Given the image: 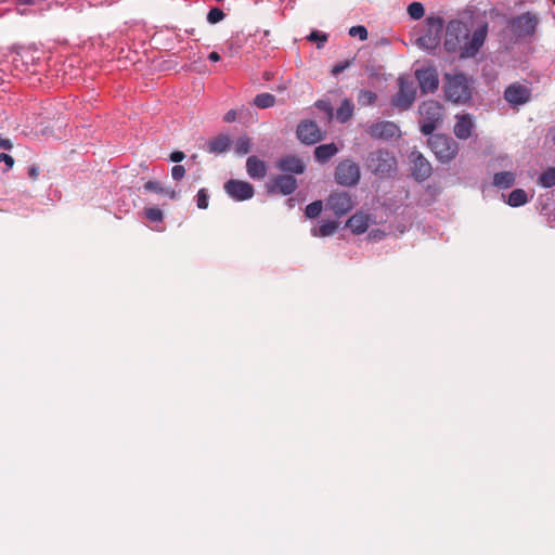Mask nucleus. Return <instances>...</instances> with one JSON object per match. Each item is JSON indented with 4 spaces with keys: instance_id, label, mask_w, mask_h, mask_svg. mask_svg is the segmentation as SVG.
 <instances>
[{
    "instance_id": "obj_1",
    "label": "nucleus",
    "mask_w": 555,
    "mask_h": 555,
    "mask_svg": "<svg viewBox=\"0 0 555 555\" xmlns=\"http://www.w3.org/2000/svg\"><path fill=\"white\" fill-rule=\"evenodd\" d=\"M395 154L386 149L371 152L365 160L366 169L380 178L390 177L397 170Z\"/></svg>"
},
{
    "instance_id": "obj_2",
    "label": "nucleus",
    "mask_w": 555,
    "mask_h": 555,
    "mask_svg": "<svg viewBox=\"0 0 555 555\" xmlns=\"http://www.w3.org/2000/svg\"><path fill=\"white\" fill-rule=\"evenodd\" d=\"M421 132L430 135L443 118V106L434 100L423 102L418 108Z\"/></svg>"
},
{
    "instance_id": "obj_3",
    "label": "nucleus",
    "mask_w": 555,
    "mask_h": 555,
    "mask_svg": "<svg viewBox=\"0 0 555 555\" xmlns=\"http://www.w3.org/2000/svg\"><path fill=\"white\" fill-rule=\"evenodd\" d=\"M446 96L454 103H465L472 96L470 83L463 73L446 76Z\"/></svg>"
},
{
    "instance_id": "obj_4",
    "label": "nucleus",
    "mask_w": 555,
    "mask_h": 555,
    "mask_svg": "<svg viewBox=\"0 0 555 555\" xmlns=\"http://www.w3.org/2000/svg\"><path fill=\"white\" fill-rule=\"evenodd\" d=\"M443 30V20L440 16H429L426 18L425 33L416 39L420 48L433 51L439 44Z\"/></svg>"
},
{
    "instance_id": "obj_5",
    "label": "nucleus",
    "mask_w": 555,
    "mask_h": 555,
    "mask_svg": "<svg viewBox=\"0 0 555 555\" xmlns=\"http://www.w3.org/2000/svg\"><path fill=\"white\" fill-rule=\"evenodd\" d=\"M428 144L442 163L451 162L459 152L457 143L450 137L444 134H435L428 140Z\"/></svg>"
},
{
    "instance_id": "obj_6",
    "label": "nucleus",
    "mask_w": 555,
    "mask_h": 555,
    "mask_svg": "<svg viewBox=\"0 0 555 555\" xmlns=\"http://www.w3.org/2000/svg\"><path fill=\"white\" fill-rule=\"evenodd\" d=\"M468 38L466 24L459 20H452L447 25L444 48L448 52L461 51L464 39Z\"/></svg>"
},
{
    "instance_id": "obj_7",
    "label": "nucleus",
    "mask_w": 555,
    "mask_h": 555,
    "mask_svg": "<svg viewBox=\"0 0 555 555\" xmlns=\"http://www.w3.org/2000/svg\"><path fill=\"white\" fill-rule=\"evenodd\" d=\"M361 179V170L359 165L351 160L345 159L338 164L335 170V181L343 186H356Z\"/></svg>"
},
{
    "instance_id": "obj_8",
    "label": "nucleus",
    "mask_w": 555,
    "mask_h": 555,
    "mask_svg": "<svg viewBox=\"0 0 555 555\" xmlns=\"http://www.w3.org/2000/svg\"><path fill=\"white\" fill-rule=\"evenodd\" d=\"M539 18L531 12H525L509 21L512 33L517 38L531 37L535 33Z\"/></svg>"
},
{
    "instance_id": "obj_9",
    "label": "nucleus",
    "mask_w": 555,
    "mask_h": 555,
    "mask_svg": "<svg viewBox=\"0 0 555 555\" xmlns=\"http://www.w3.org/2000/svg\"><path fill=\"white\" fill-rule=\"evenodd\" d=\"M356 203L352 195L345 191L333 192L326 202L327 209L332 210L338 218L350 212Z\"/></svg>"
},
{
    "instance_id": "obj_10",
    "label": "nucleus",
    "mask_w": 555,
    "mask_h": 555,
    "mask_svg": "<svg viewBox=\"0 0 555 555\" xmlns=\"http://www.w3.org/2000/svg\"><path fill=\"white\" fill-rule=\"evenodd\" d=\"M399 91L392 98V104L400 109H408L415 100L416 89L414 82L403 76L398 78Z\"/></svg>"
},
{
    "instance_id": "obj_11",
    "label": "nucleus",
    "mask_w": 555,
    "mask_h": 555,
    "mask_svg": "<svg viewBox=\"0 0 555 555\" xmlns=\"http://www.w3.org/2000/svg\"><path fill=\"white\" fill-rule=\"evenodd\" d=\"M224 193L235 202H244L254 196V186L242 180L230 179L223 184Z\"/></svg>"
},
{
    "instance_id": "obj_12",
    "label": "nucleus",
    "mask_w": 555,
    "mask_h": 555,
    "mask_svg": "<svg viewBox=\"0 0 555 555\" xmlns=\"http://www.w3.org/2000/svg\"><path fill=\"white\" fill-rule=\"evenodd\" d=\"M488 33V25L483 24L474 30L473 35L464 39L463 46L460 51L461 57L475 56L480 48L483 46Z\"/></svg>"
},
{
    "instance_id": "obj_13",
    "label": "nucleus",
    "mask_w": 555,
    "mask_h": 555,
    "mask_svg": "<svg viewBox=\"0 0 555 555\" xmlns=\"http://www.w3.org/2000/svg\"><path fill=\"white\" fill-rule=\"evenodd\" d=\"M324 138L318 124L313 120H305L297 125V139L305 144L312 145Z\"/></svg>"
},
{
    "instance_id": "obj_14",
    "label": "nucleus",
    "mask_w": 555,
    "mask_h": 555,
    "mask_svg": "<svg viewBox=\"0 0 555 555\" xmlns=\"http://www.w3.org/2000/svg\"><path fill=\"white\" fill-rule=\"evenodd\" d=\"M415 77L423 93L435 92L439 86V75L436 67H423L415 70Z\"/></svg>"
},
{
    "instance_id": "obj_15",
    "label": "nucleus",
    "mask_w": 555,
    "mask_h": 555,
    "mask_svg": "<svg viewBox=\"0 0 555 555\" xmlns=\"http://www.w3.org/2000/svg\"><path fill=\"white\" fill-rule=\"evenodd\" d=\"M298 188L296 178L291 175H280L267 184L269 193L282 194L284 196L291 195Z\"/></svg>"
},
{
    "instance_id": "obj_16",
    "label": "nucleus",
    "mask_w": 555,
    "mask_h": 555,
    "mask_svg": "<svg viewBox=\"0 0 555 555\" xmlns=\"http://www.w3.org/2000/svg\"><path fill=\"white\" fill-rule=\"evenodd\" d=\"M410 162L412 164V175L417 181H425L431 176V165L421 152L412 151Z\"/></svg>"
},
{
    "instance_id": "obj_17",
    "label": "nucleus",
    "mask_w": 555,
    "mask_h": 555,
    "mask_svg": "<svg viewBox=\"0 0 555 555\" xmlns=\"http://www.w3.org/2000/svg\"><path fill=\"white\" fill-rule=\"evenodd\" d=\"M367 133L374 139L388 140L400 135L399 126L389 120L372 124L367 128Z\"/></svg>"
},
{
    "instance_id": "obj_18",
    "label": "nucleus",
    "mask_w": 555,
    "mask_h": 555,
    "mask_svg": "<svg viewBox=\"0 0 555 555\" xmlns=\"http://www.w3.org/2000/svg\"><path fill=\"white\" fill-rule=\"evenodd\" d=\"M530 95V89L519 82L511 83L504 91V99L512 106H518L527 103Z\"/></svg>"
},
{
    "instance_id": "obj_19",
    "label": "nucleus",
    "mask_w": 555,
    "mask_h": 555,
    "mask_svg": "<svg viewBox=\"0 0 555 555\" xmlns=\"http://www.w3.org/2000/svg\"><path fill=\"white\" fill-rule=\"evenodd\" d=\"M275 167L282 172L302 175L307 169L306 163L298 156L286 155L275 163Z\"/></svg>"
},
{
    "instance_id": "obj_20",
    "label": "nucleus",
    "mask_w": 555,
    "mask_h": 555,
    "mask_svg": "<svg viewBox=\"0 0 555 555\" xmlns=\"http://www.w3.org/2000/svg\"><path fill=\"white\" fill-rule=\"evenodd\" d=\"M245 167L248 177L254 180H260L268 173V165L256 156H249Z\"/></svg>"
},
{
    "instance_id": "obj_21",
    "label": "nucleus",
    "mask_w": 555,
    "mask_h": 555,
    "mask_svg": "<svg viewBox=\"0 0 555 555\" xmlns=\"http://www.w3.org/2000/svg\"><path fill=\"white\" fill-rule=\"evenodd\" d=\"M474 128L473 119L469 115H461L456 117L454 126V134L461 140H466L470 137Z\"/></svg>"
},
{
    "instance_id": "obj_22",
    "label": "nucleus",
    "mask_w": 555,
    "mask_h": 555,
    "mask_svg": "<svg viewBox=\"0 0 555 555\" xmlns=\"http://www.w3.org/2000/svg\"><path fill=\"white\" fill-rule=\"evenodd\" d=\"M371 218L369 215L356 214L347 221V228L356 234H363L370 228Z\"/></svg>"
},
{
    "instance_id": "obj_23",
    "label": "nucleus",
    "mask_w": 555,
    "mask_h": 555,
    "mask_svg": "<svg viewBox=\"0 0 555 555\" xmlns=\"http://www.w3.org/2000/svg\"><path fill=\"white\" fill-rule=\"evenodd\" d=\"M231 143L229 135L220 134L207 142V151L212 154H221L230 149Z\"/></svg>"
},
{
    "instance_id": "obj_24",
    "label": "nucleus",
    "mask_w": 555,
    "mask_h": 555,
    "mask_svg": "<svg viewBox=\"0 0 555 555\" xmlns=\"http://www.w3.org/2000/svg\"><path fill=\"white\" fill-rule=\"evenodd\" d=\"M338 152L339 149L335 143H327L317 146L314 150V156L319 163L325 164L330 162Z\"/></svg>"
},
{
    "instance_id": "obj_25",
    "label": "nucleus",
    "mask_w": 555,
    "mask_h": 555,
    "mask_svg": "<svg viewBox=\"0 0 555 555\" xmlns=\"http://www.w3.org/2000/svg\"><path fill=\"white\" fill-rule=\"evenodd\" d=\"M143 188L147 192L165 195L172 201L178 198V193L175 190L164 188L163 184L158 181L150 180L143 185Z\"/></svg>"
},
{
    "instance_id": "obj_26",
    "label": "nucleus",
    "mask_w": 555,
    "mask_h": 555,
    "mask_svg": "<svg viewBox=\"0 0 555 555\" xmlns=\"http://www.w3.org/2000/svg\"><path fill=\"white\" fill-rule=\"evenodd\" d=\"M515 183V175L509 171L498 172L493 177V185L499 189H508Z\"/></svg>"
},
{
    "instance_id": "obj_27",
    "label": "nucleus",
    "mask_w": 555,
    "mask_h": 555,
    "mask_svg": "<svg viewBox=\"0 0 555 555\" xmlns=\"http://www.w3.org/2000/svg\"><path fill=\"white\" fill-rule=\"evenodd\" d=\"M354 105L350 99H345L337 109V119L340 122H347L353 115Z\"/></svg>"
},
{
    "instance_id": "obj_28",
    "label": "nucleus",
    "mask_w": 555,
    "mask_h": 555,
    "mask_svg": "<svg viewBox=\"0 0 555 555\" xmlns=\"http://www.w3.org/2000/svg\"><path fill=\"white\" fill-rule=\"evenodd\" d=\"M275 103L276 98L269 92L259 93L254 98V105L258 108H269L274 106Z\"/></svg>"
},
{
    "instance_id": "obj_29",
    "label": "nucleus",
    "mask_w": 555,
    "mask_h": 555,
    "mask_svg": "<svg viewBox=\"0 0 555 555\" xmlns=\"http://www.w3.org/2000/svg\"><path fill=\"white\" fill-rule=\"evenodd\" d=\"M527 194L521 189H516L508 195L507 204L512 207H520L527 203Z\"/></svg>"
},
{
    "instance_id": "obj_30",
    "label": "nucleus",
    "mask_w": 555,
    "mask_h": 555,
    "mask_svg": "<svg viewBox=\"0 0 555 555\" xmlns=\"http://www.w3.org/2000/svg\"><path fill=\"white\" fill-rule=\"evenodd\" d=\"M251 149V140L246 137L242 135L237 138L234 144V152L236 155L242 156L247 154Z\"/></svg>"
},
{
    "instance_id": "obj_31",
    "label": "nucleus",
    "mask_w": 555,
    "mask_h": 555,
    "mask_svg": "<svg viewBox=\"0 0 555 555\" xmlns=\"http://www.w3.org/2000/svg\"><path fill=\"white\" fill-rule=\"evenodd\" d=\"M377 100V94L371 90H361L358 94V103L361 106L373 105Z\"/></svg>"
},
{
    "instance_id": "obj_32",
    "label": "nucleus",
    "mask_w": 555,
    "mask_h": 555,
    "mask_svg": "<svg viewBox=\"0 0 555 555\" xmlns=\"http://www.w3.org/2000/svg\"><path fill=\"white\" fill-rule=\"evenodd\" d=\"M538 183L543 188L555 185V168H548L540 175Z\"/></svg>"
},
{
    "instance_id": "obj_33",
    "label": "nucleus",
    "mask_w": 555,
    "mask_h": 555,
    "mask_svg": "<svg viewBox=\"0 0 555 555\" xmlns=\"http://www.w3.org/2000/svg\"><path fill=\"white\" fill-rule=\"evenodd\" d=\"M144 217L153 223H159L164 220L163 211L157 207H149L144 209Z\"/></svg>"
},
{
    "instance_id": "obj_34",
    "label": "nucleus",
    "mask_w": 555,
    "mask_h": 555,
    "mask_svg": "<svg viewBox=\"0 0 555 555\" xmlns=\"http://www.w3.org/2000/svg\"><path fill=\"white\" fill-rule=\"evenodd\" d=\"M338 230V223L336 221L322 222L319 228V235L326 237L335 234Z\"/></svg>"
},
{
    "instance_id": "obj_35",
    "label": "nucleus",
    "mask_w": 555,
    "mask_h": 555,
    "mask_svg": "<svg viewBox=\"0 0 555 555\" xmlns=\"http://www.w3.org/2000/svg\"><path fill=\"white\" fill-rule=\"evenodd\" d=\"M322 210H323V202L315 201L306 207V216L309 219H315L321 215Z\"/></svg>"
},
{
    "instance_id": "obj_36",
    "label": "nucleus",
    "mask_w": 555,
    "mask_h": 555,
    "mask_svg": "<svg viewBox=\"0 0 555 555\" xmlns=\"http://www.w3.org/2000/svg\"><path fill=\"white\" fill-rule=\"evenodd\" d=\"M408 12L412 18L420 20L421 17H423L425 9L421 2L414 1L409 4Z\"/></svg>"
},
{
    "instance_id": "obj_37",
    "label": "nucleus",
    "mask_w": 555,
    "mask_h": 555,
    "mask_svg": "<svg viewBox=\"0 0 555 555\" xmlns=\"http://www.w3.org/2000/svg\"><path fill=\"white\" fill-rule=\"evenodd\" d=\"M308 39L312 42H317L318 48L321 49L324 47L325 42L328 40V35L325 33H322L320 30H313L308 36Z\"/></svg>"
},
{
    "instance_id": "obj_38",
    "label": "nucleus",
    "mask_w": 555,
    "mask_h": 555,
    "mask_svg": "<svg viewBox=\"0 0 555 555\" xmlns=\"http://www.w3.org/2000/svg\"><path fill=\"white\" fill-rule=\"evenodd\" d=\"M349 35L351 37H358L360 40H366L369 37L367 28L363 25H354L350 27Z\"/></svg>"
},
{
    "instance_id": "obj_39",
    "label": "nucleus",
    "mask_w": 555,
    "mask_h": 555,
    "mask_svg": "<svg viewBox=\"0 0 555 555\" xmlns=\"http://www.w3.org/2000/svg\"><path fill=\"white\" fill-rule=\"evenodd\" d=\"M208 199L209 195L206 189L198 190L196 194V206L198 209H207L208 208Z\"/></svg>"
},
{
    "instance_id": "obj_40",
    "label": "nucleus",
    "mask_w": 555,
    "mask_h": 555,
    "mask_svg": "<svg viewBox=\"0 0 555 555\" xmlns=\"http://www.w3.org/2000/svg\"><path fill=\"white\" fill-rule=\"evenodd\" d=\"M225 16L224 12L219 8H211L207 13V21L210 24L218 23Z\"/></svg>"
},
{
    "instance_id": "obj_41",
    "label": "nucleus",
    "mask_w": 555,
    "mask_h": 555,
    "mask_svg": "<svg viewBox=\"0 0 555 555\" xmlns=\"http://www.w3.org/2000/svg\"><path fill=\"white\" fill-rule=\"evenodd\" d=\"M353 61H354V57L335 64L332 68V74L334 76L341 74L345 69H347L348 67H350L352 65Z\"/></svg>"
},
{
    "instance_id": "obj_42",
    "label": "nucleus",
    "mask_w": 555,
    "mask_h": 555,
    "mask_svg": "<svg viewBox=\"0 0 555 555\" xmlns=\"http://www.w3.org/2000/svg\"><path fill=\"white\" fill-rule=\"evenodd\" d=\"M185 176V169L181 165H176L171 168V177L175 181H180Z\"/></svg>"
},
{
    "instance_id": "obj_43",
    "label": "nucleus",
    "mask_w": 555,
    "mask_h": 555,
    "mask_svg": "<svg viewBox=\"0 0 555 555\" xmlns=\"http://www.w3.org/2000/svg\"><path fill=\"white\" fill-rule=\"evenodd\" d=\"M2 162L7 164L9 169H11L14 166V163H15L14 158L11 155L7 154V153H1L0 154V163H2Z\"/></svg>"
},
{
    "instance_id": "obj_44",
    "label": "nucleus",
    "mask_w": 555,
    "mask_h": 555,
    "mask_svg": "<svg viewBox=\"0 0 555 555\" xmlns=\"http://www.w3.org/2000/svg\"><path fill=\"white\" fill-rule=\"evenodd\" d=\"M185 155L181 151H175L170 154V160L173 163H180L184 159Z\"/></svg>"
},
{
    "instance_id": "obj_45",
    "label": "nucleus",
    "mask_w": 555,
    "mask_h": 555,
    "mask_svg": "<svg viewBox=\"0 0 555 555\" xmlns=\"http://www.w3.org/2000/svg\"><path fill=\"white\" fill-rule=\"evenodd\" d=\"M39 175H40V169H39V167H38V166L33 165V166H30V167H29V169H28V176H29V178H30L31 180H34V181H35V180H37V179H38V177H39Z\"/></svg>"
},
{
    "instance_id": "obj_46",
    "label": "nucleus",
    "mask_w": 555,
    "mask_h": 555,
    "mask_svg": "<svg viewBox=\"0 0 555 555\" xmlns=\"http://www.w3.org/2000/svg\"><path fill=\"white\" fill-rule=\"evenodd\" d=\"M235 119H236V112L234 109L228 111L223 116V120L225 122H233V121H235Z\"/></svg>"
},
{
    "instance_id": "obj_47",
    "label": "nucleus",
    "mask_w": 555,
    "mask_h": 555,
    "mask_svg": "<svg viewBox=\"0 0 555 555\" xmlns=\"http://www.w3.org/2000/svg\"><path fill=\"white\" fill-rule=\"evenodd\" d=\"M13 143L10 139L0 137V149L12 150Z\"/></svg>"
},
{
    "instance_id": "obj_48",
    "label": "nucleus",
    "mask_w": 555,
    "mask_h": 555,
    "mask_svg": "<svg viewBox=\"0 0 555 555\" xmlns=\"http://www.w3.org/2000/svg\"><path fill=\"white\" fill-rule=\"evenodd\" d=\"M27 56H30V54H29V53H26V54H20L18 56H16V57L14 59V64H15V66H16V67H18L20 62H24V59H25V57H27Z\"/></svg>"
},
{
    "instance_id": "obj_49",
    "label": "nucleus",
    "mask_w": 555,
    "mask_h": 555,
    "mask_svg": "<svg viewBox=\"0 0 555 555\" xmlns=\"http://www.w3.org/2000/svg\"><path fill=\"white\" fill-rule=\"evenodd\" d=\"M208 59L212 62H218L220 60V55L218 52L216 51H211L209 54H208Z\"/></svg>"
},
{
    "instance_id": "obj_50",
    "label": "nucleus",
    "mask_w": 555,
    "mask_h": 555,
    "mask_svg": "<svg viewBox=\"0 0 555 555\" xmlns=\"http://www.w3.org/2000/svg\"><path fill=\"white\" fill-rule=\"evenodd\" d=\"M218 2H222L223 0H217Z\"/></svg>"
},
{
    "instance_id": "obj_51",
    "label": "nucleus",
    "mask_w": 555,
    "mask_h": 555,
    "mask_svg": "<svg viewBox=\"0 0 555 555\" xmlns=\"http://www.w3.org/2000/svg\"><path fill=\"white\" fill-rule=\"evenodd\" d=\"M553 141H554V143H555V137L553 138Z\"/></svg>"
}]
</instances>
